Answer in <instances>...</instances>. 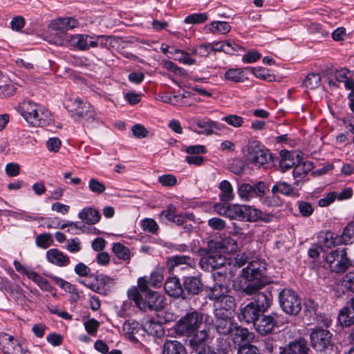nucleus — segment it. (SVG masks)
I'll return each mask as SVG.
<instances>
[{"instance_id": "nucleus-49", "label": "nucleus", "mask_w": 354, "mask_h": 354, "mask_svg": "<svg viewBox=\"0 0 354 354\" xmlns=\"http://www.w3.org/2000/svg\"><path fill=\"white\" fill-rule=\"evenodd\" d=\"M222 120L225 121L227 124L235 128H239L242 127L244 123L243 118L237 115H228L223 118Z\"/></svg>"}, {"instance_id": "nucleus-44", "label": "nucleus", "mask_w": 354, "mask_h": 354, "mask_svg": "<svg viewBox=\"0 0 354 354\" xmlns=\"http://www.w3.org/2000/svg\"><path fill=\"white\" fill-rule=\"evenodd\" d=\"M140 329L139 323L133 320L126 321L122 326L124 333L129 336L138 333Z\"/></svg>"}, {"instance_id": "nucleus-62", "label": "nucleus", "mask_w": 354, "mask_h": 354, "mask_svg": "<svg viewBox=\"0 0 354 354\" xmlns=\"http://www.w3.org/2000/svg\"><path fill=\"white\" fill-rule=\"evenodd\" d=\"M230 169L235 174H240L243 171L244 162L241 160H234L230 165Z\"/></svg>"}, {"instance_id": "nucleus-38", "label": "nucleus", "mask_w": 354, "mask_h": 354, "mask_svg": "<svg viewBox=\"0 0 354 354\" xmlns=\"http://www.w3.org/2000/svg\"><path fill=\"white\" fill-rule=\"evenodd\" d=\"M215 308H223L233 313L236 308L235 299L230 295H227L214 304Z\"/></svg>"}, {"instance_id": "nucleus-46", "label": "nucleus", "mask_w": 354, "mask_h": 354, "mask_svg": "<svg viewBox=\"0 0 354 354\" xmlns=\"http://www.w3.org/2000/svg\"><path fill=\"white\" fill-rule=\"evenodd\" d=\"M225 78L233 82H243V70L241 68L229 69L225 73Z\"/></svg>"}, {"instance_id": "nucleus-50", "label": "nucleus", "mask_w": 354, "mask_h": 354, "mask_svg": "<svg viewBox=\"0 0 354 354\" xmlns=\"http://www.w3.org/2000/svg\"><path fill=\"white\" fill-rule=\"evenodd\" d=\"M292 174L295 180L294 185L299 187L300 185V183L303 182L304 179L306 176L305 171L299 165V162H297L295 166Z\"/></svg>"}, {"instance_id": "nucleus-51", "label": "nucleus", "mask_w": 354, "mask_h": 354, "mask_svg": "<svg viewBox=\"0 0 354 354\" xmlns=\"http://www.w3.org/2000/svg\"><path fill=\"white\" fill-rule=\"evenodd\" d=\"M83 322L86 332L91 335H94L99 328L100 323L93 318L86 319V317L83 318Z\"/></svg>"}, {"instance_id": "nucleus-29", "label": "nucleus", "mask_w": 354, "mask_h": 354, "mask_svg": "<svg viewBox=\"0 0 354 354\" xmlns=\"http://www.w3.org/2000/svg\"><path fill=\"white\" fill-rule=\"evenodd\" d=\"M250 332L245 328H243L235 323L229 336L233 339L234 343L243 342L248 339Z\"/></svg>"}, {"instance_id": "nucleus-23", "label": "nucleus", "mask_w": 354, "mask_h": 354, "mask_svg": "<svg viewBox=\"0 0 354 354\" xmlns=\"http://www.w3.org/2000/svg\"><path fill=\"white\" fill-rule=\"evenodd\" d=\"M252 295H254L253 302H254V305L258 308L261 313H264L270 308L272 304V297L270 294L266 295L259 290L255 293H253Z\"/></svg>"}, {"instance_id": "nucleus-7", "label": "nucleus", "mask_w": 354, "mask_h": 354, "mask_svg": "<svg viewBox=\"0 0 354 354\" xmlns=\"http://www.w3.org/2000/svg\"><path fill=\"white\" fill-rule=\"evenodd\" d=\"M280 306L289 315H296L301 310V302L297 295L291 290L284 289L279 295Z\"/></svg>"}, {"instance_id": "nucleus-58", "label": "nucleus", "mask_w": 354, "mask_h": 354, "mask_svg": "<svg viewBox=\"0 0 354 354\" xmlns=\"http://www.w3.org/2000/svg\"><path fill=\"white\" fill-rule=\"evenodd\" d=\"M208 225L216 230L221 231L225 228V222L219 218H212L209 219Z\"/></svg>"}, {"instance_id": "nucleus-18", "label": "nucleus", "mask_w": 354, "mask_h": 354, "mask_svg": "<svg viewBox=\"0 0 354 354\" xmlns=\"http://www.w3.org/2000/svg\"><path fill=\"white\" fill-rule=\"evenodd\" d=\"M203 289L201 279L196 277H186L183 282V290L186 298L189 296L198 295Z\"/></svg>"}, {"instance_id": "nucleus-4", "label": "nucleus", "mask_w": 354, "mask_h": 354, "mask_svg": "<svg viewBox=\"0 0 354 354\" xmlns=\"http://www.w3.org/2000/svg\"><path fill=\"white\" fill-rule=\"evenodd\" d=\"M324 260L329 269L336 273L344 272L351 266V261L347 257L346 248L330 251L325 255Z\"/></svg>"}, {"instance_id": "nucleus-9", "label": "nucleus", "mask_w": 354, "mask_h": 354, "mask_svg": "<svg viewBox=\"0 0 354 354\" xmlns=\"http://www.w3.org/2000/svg\"><path fill=\"white\" fill-rule=\"evenodd\" d=\"M267 188V185L262 181L257 182L254 185L243 183L238 187V194L242 200L249 201L254 197L262 198L265 195Z\"/></svg>"}, {"instance_id": "nucleus-55", "label": "nucleus", "mask_w": 354, "mask_h": 354, "mask_svg": "<svg viewBox=\"0 0 354 354\" xmlns=\"http://www.w3.org/2000/svg\"><path fill=\"white\" fill-rule=\"evenodd\" d=\"M223 48V52L229 55H234L238 49H243L241 46L229 40L224 41Z\"/></svg>"}, {"instance_id": "nucleus-56", "label": "nucleus", "mask_w": 354, "mask_h": 354, "mask_svg": "<svg viewBox=\"0 0 354 354\" xmlns=\"http://www.w3.org/2000/svg\"><path fill=\"white\" fill-rule=\"evenodd\" d=\"M133 135L138 138H146L148 135L147 129L142 124H137L132 127Z\"/></svg>"}, {"instance_id": "nucleus-19", "label": "nucleus", "mask_w": 354, "mask_h": 354, "mask_svg": "<svg viewBox=\"0 0 354 354\" xmlns=\"http://www.w3.org/2000/svg\"><path fill=\"white\" fill-rule=\"evenodd\" d=\"M261 311L254 305V302H250L243 308H241L239 319L247 323L254 324L261 315Z\"/></svg>"}, {"instance_id": "nucleus-39", "label": "nucleus", "mask_w": 354, "mask_h": 354, "mask_svg": "<svg viewBox=\"0 0 354 354\" xmlns=\"http://www.w3.org/2000/svg\"><path fill=\"white\" fill-rule=\"evenodd\" d=\"M219 188L221 191L220 194L221 201L229 202L234 198L233 189L231 184L227 180H223L220 183Z\"/></svg>"}, {"instance_id": "nucleus-26", "label": "nucleus", "mask_w": 354, "mask_h": 354, "mask_svg": "<svg viewBox=\"0 0 354 354\" xmlns=\"http://www.w3.org/2000/svg\"><path fill=\"white\" fill-rule=\"evenodd\" d=\"M184 345L176 340H167L165 342L162 354H186Z\"/></svg>"}, {"instance_id": "nucleus-64", "label": "nucleus", "mask_w": 354, "mask_h": 354, "mask_svg": "<svg viewBox=\"0 0 354 354\" xmlns=\"http://www.w3.org/2000/svg\"><path fill=\"white\" fill-rule=\"evenodd\" d=\"M343 286L346 290L354 292V275H346L343 281Z\"/></svg>"}, {"instance_id": "nucleus-24", "label": "nucleus", "mask_w": 354, "mask_h": 354, "mask_svg": "<svg viewBox=\"0 0 354 354\" xmlns=\"http://www.w3.org/2000/svg\"><path fill=\"white\" fill-rule=\"evenodd\" d=\"M47 259L53 264L66 266L70 263L69 258L57 249H50L47 252Z\"/></svg>"}, {"instance_id": "nucleus-28", "label": "nucleus", "mask_w": 354, "mask_h": 354, "mask_svg": "<svg viewBox=\"0 0 354 354\" xmlns=\"http://www.w3.org/2000/svg\"><path fill=\"white\" fill-rule=\"evenodd\" d=\"M193 263V260L188 256H174L167 259V266L171 272L179 266L186 265L191 267Z\"/></svg>"}, {"instance_id": "nucleus-32", "label": "nucleus", "mask_w": 354, "mask_h": 354, "mask_svg": "<svg viewBox=\"0 0 354 354\" xmlns=\"http://www.w3.org/2000/svg\"><path fill=\"white\" fill-rule=\"evenodd\" d=\"M235 323L233 319H216L214 326L216 332L220 335H229Z\"/></svg>"}, {"instance_id": "nucleus-15", "label": "nucleus", "mask_w": 354, "mask_h": 354, "mask_svg": "<svg viewBox=\"0 0 354 354\" xmlns=\"http://www.w3.org/2000/svg\"><path fill=\"white\" fill-rule=\"evenodd\" d=\"M74 115L79 118H84L87 121H93L95 120V111L91 108L89 103L84 102L80 99H76L73 102Z\"/></svg>"}, {"instance_id": "nucleus-17", "label": "nucleus", "mask_w": 354, "mask_h": 354, "mask_svg": "<svg viewBox=\"0 0 354 354\" xmlns=\"http://www.w3.org/2000/svg\"><path fill=\"white\" fill-rule=\"evenodd\" d=\"M280 155L281 160L279 165L283 172L292 167H295L297 162L301 161L302 158L300 153L290 152L287 150H281Z\"/></svg>"}, {"instance_id": "nucleus-63", "label": "nucleus", "mask_w": 354, "mask_h": 354, "mask_svg": "<svg viewBox=\"0 0 354 354\" xmlns=\"http://www.w3.org/2000/svg\"><path fill=\"white\" fill-rule=\"evenodd\" d=\"M158 181L164 186H172L176 183L177 180L175 176L168 174L160 176Z\"/></svg>"}, {"instance_id": "nucleus-57", "label": "nucleus", "mask_w": 354, "mask_h": 354, "mask_svg": "<svg viewBox=\"0 0 354 354\" xmlns=\"http://www.w3.org/2000/svg\"><path fill=\"white\" fill-rule=\"evenodd\" d=\"M142 227L144 230H147L151 233H155L158 226L156 221L151 218H145L142 221Z\"/></svg>"}, {"instance_id": "nucleus-21", "label": "nucleus", "mask_w": 354, "mask_h": 354, "mask_svg": "<svg viewBox=\"0 0 354 354\" xmlns=\"http://www.w3.org/2000/svg\"><path fill=\"white\" fill-rule=\"evenodd\" d=\"M208 248L210 250L214 249L218 252H228L234 250L236 248V245L234 239L227 237L219 241H209Z\"/></svg>"}, {"instance_id": "nucleus-61", "label": "nucleus", "mask_w": 354, "mask_h": 354, "mask_svg": "<svg viewBox=\"0 0 354 354\" xmlns=\"http://www.w3.org/2000/svg\"><path fill=\"white\" fill-rule=\"evenodd\" d=\"M50 239L51 235L50 234H41L37 236L36 239V243L38 246L43 248H46L50 245Z\"/></svg>"}, {"instance_id": "nucleus-12", "label": "nucleus", "mask_w": 354, "mask_h": 354, "mask_svg": "<svg viewBox=\"0 0 354 354\" xmlns=\"http://www.w3.org/2000/svg\"><path fill=\"white\" fill-rule=\"evenodd\" d=\"M0 350L3 354H30L18 339L7 333H0Z\"/></svg>"}, {"instance_id": "nucleus-53", "label": "nucleus", "mask_w": 354, "mask_h": 354, "mask_svg": "<svg viewBox=\"0 0 354 354\" xmlns=\"http://www.w3.org/2000/svg\"><path fill=\"white\" fill-rule=\"evenodd\" d=\"M207 19V15L205 13H196L190 15L185 19L186 24H201Z\"/></svg>"}, {"instance_id": "nucleus-52", "label": "nucleus", "mask_w": 354, "mask_h": 354, "mask_svg": "<svg viewBox=\"0 0 354 354\" xmlns=\"http://www.w3.org/2000/svg\"><path fill=\"white\" fill-rule=\"evenodd\" d=\"M89 189L97 194H102L105 189L106 186L95 178H91L88 182Z\"/></svg>"}, {"instance_id": "nucleus-36", "label": "nucleus", "mask_w": 354, "mask_h": 354, "mask_svg": "<svg viewBox=\"0 0 354 354\" xmlns=\"http://www.w3.org/2000/svg\"><path fill=\"white\" fill-rule=\"evenodd\" d=\"M297 186L294 185L292 187L290 185L285 182H278L272 187V192L273 194L280 192L284 195H297L295 190H297Z\"/></svg>"}, {"instance_id": "nucleus-25", "label": "nucleus", "mask_w": 354, "mask_h": 354, "mask_svg": "<svg viewBox=\"0 0 354 354\" xmlns=\"http://www.w3.org/2000/svg\"><path fill=\"white\" fill-rule=\"evenodd\" d=\"M80 219L86 223L93 225L97 223L100 219V214L97 210L92 207H85L78 214Z\"/></svg>"}, {"instance_id": "nucleus-1", "label": "nucleus", "mask_w": 354, "mask_h": 354, "mask_svg": "<svg viewBox=\"0 0 354 354\" xmlns=\"http://www.w3.org/2000/svg\"><path fill=\"white\" fill-rule=\"evenodd\" d=\"M266 263L260 260L251 261L243 268L241 276L245 281L239 286V290L247 295H252L262 289L267 283Z\"/></svg>"}, {"instance_id": "nucleus-34", "label": "nucleus", "mask_w": 354, "mask_h": 354, "mask_svg": "<svg viewBox=\"0 0 354 354\" xmlns=\"http://www.w3.org/2000/svg\"><path fill=\"white\" fill-rule=\"evenodd\" d=\"M112 252L120 259L129 262L131 254L130 250L120 243H113Z\"/></svg>"}, {"instance_id": "nucleus-3", "label": "nucleus", "mask_w": 354, "mask_h": 354, "mask_svg": "<svg viewBox=\"0 0 354 354\" xmlns=\"http://www.w3.org/2000/svg\"><path fill=\"white\" fill-rule=\"evenodd\" d=\"M203 315L196 311L187 313L175 324V331L180 336L190 337L189 344L191 346V341L201 330L198 329L203 323Z\"/></svg>"}, {"instance_id": "nucleus-40", "label": "nucleus", "mask_w": 354, "mask_h": 354, "mask_svg": "<svg viewBox=\"0 0 354 354\" xmlns=\"http://www.w3.org/2000/svg\"><path fill=\"white\" fill-rule=\"evenodd\" d=\"M142 329L151 335H159L162 331V326L151 319L144 322Z\"/></svg>"}, {"instance_id": "nucleus-37", "label": "nucleus", "mask_w": 354, "mask_h": 354, "mask_svg": "<svg viewBox=\"0 0 354 354\" xmlns=\"http://www.w3.org/2000/svg\"><path fill=\"white\" fill-rule=\"evenodd\" d=\"M227 288L221 284H215L213 287L209 288V292L208 297L211 300H215L217 302L218 300L221 299L223 297L227 295Z\"/></svg>"}, {"instance_id": "nucleus-5", "label": "nucleus", "mask_w": 354, "mask_h": 354, "mask_svg": "<svg viewBox=\"0 0 354 354\" xmlns=\"http://www.w3.org/2000/svg\"><path fill=\"white\" fill-rule=\"evenodd\" d=\"M248 160L257 167H263L272 160V156L267 149H263L259 142L254 140L249 142L246 147Z\"/></svg>"}, {"instance_id": "nucleus-16", "label": "nucleus", "mask_w": 354, "mask_h": 354, "mask_svg": "<svg viewBox=\"0 0 354 354\" xmlns=\"http://www.w3.org/2000/svg\"><path fill=\"white\" fill-rule=\"evenodd\" d=\"M254 328L261 335L271 333L277 325L274 317L272 315H261L253 324Z\"/></svg>"}, {"instance_id": "nucleus-42", "label": "nucleus", "mask_w": 354, "mask_h": 354, "mask_svg": "<svg viewBox=\"0 0 354 354\" xmlns=\"http://www.w3.org/2000/svg\"><path fill=\"white\" fill-rule=\"evenodd\" d=\"M247 69L257 78L261 80H267L268 82H272L274 80V75L270 74L268 71L264 68L259 67H249Z\"/></svg>"}, {"instance_id": "nucleus-8", "label": "nucleus", "mask_w": 354, "mask_h": 354, "mask_svg": "<svg viewBox=\"0 0 354 354\" xmlns=\"http://www.w3.org/2000/svg\"><path fill=\"white\" fill-rule=\"evenodd\" d=\"M104 39L107 41L108 38H104L103 36H98L97 40H95L91 36L88 35L66 36V40L69 42L71 46L81 50H87L89 47H95L97 46L99 41H100V45H106V44L104 43Z\"/></svg>"}, {"instance_id": "nucleus-31", "label": "nucleus", "mask_w": 354, "mask_h": 354, "mask_svg": "<svg viewBox=\"0 0 354 354\" xmlns=\"http://www.w3.org/2000/svg\"><path fill=\"white\" fill-rule=\"evenodd\" d=\"M334 75L337 82L343 83L344 86L348 88H353V82L351 80L352 77L351 73L345 68L335 70Z\"/></svg>"}, {"instance_id": "nucleus-45", "label": "nucleus", "mask_w": 354, "mask_h": 354, "mask_svg": "<svg viewBox=\"0 0 354 354\" xmlns=\"http://www.w3.org/2000/svg\"><path fill=\"white\" fill-rule=\"evenodd\" d=\"M231 30V26L225 21H214L210 24V30L212 32L226 34Z\"/></svg>"}, {"instance_id": "nucleus-6", "label": "nucleus", "mask_w": 354, "mask_h": 354, "mask_svg": "<svg viewBox=\"0 0 354 354\" xmlns=\"http://www.w3.org/2000/svg\"><path fill=\"white\" fill-rule=\"evenodd\" d=\"M200 255L203 256L200 261L201 268L205 270H213L221 268L226 263L225 257L214 249H200Z\"/></svg>"}, {"instance_id": "nucleus-2", "label": "nucleus", "mask_w": 354, "mask_h": 354, "mask_svg": "<svg viewBox=\"0 0 354 354\" xmlns=\"http://www.w3.org/2000/svg\"><path fill=\"white\" fill-rule=\"evenodd\" d=\"M208 333L205 330H201L195 338L191 341L192 353L195 354H225L227 350L225 339L221 337H212L209 344L206 346L205 341Z\"/></svg>"}, {"instance_id": "nucleus-13", "label": "nucleus", "mask_w": 354, "mask_h": 354, "mask_svg": "<svg viewBox=\"0 0 354 354\" xmlns=\"http://www.w3.org/2000/svg\"><path fill=\"white\" fill-rule=\"evenodd\" d=\"M21 115L30 124L35 127H39L41 123H44L38 119V115L41 111V107L32 101H24L19 105Z\"/></svg>"}, {"instance_id": "nucleus-11", "label": "nucleus", "mask_w": 354, "mask_h": 354, "mask_svg": "<svg viewBox=\"0 0 354 354\" xmlns=\"http://www.w3.org/2000/svg\"><path fill=\"white\" fill-rule=\"evenodd\" d=\"M144 297H139L134 300L137 306L142 310H159L163 308V299L157 292H143Z\"/></svg>"}, {"instance_id": "nucleus-54", "label": "nucleus", "mask_w": 354, "mask_h": 354, "mask_svg": "<svg viewBox=\"0 0 354 354\" xmlns=\"http://www.w3.org/2000/svg\"><path fill=\"white\" fill-rule=\"evenodd\" d=\"M66 243V249L72 253L78 252L82 248L80 241L77 238L68 239Z\"/></svg>"}, {"instance_id": "nucleus-35", "label": "nucleus", "mask_w": 354, "mask_h": 354, "mask_svg": "<svg viewBox=\"0 0 354 354\" xmlns=\"http://www.w3.org/2000/svg\"><path fill=\"white\" fill-rule=\"evenodd\" d=\"M246 210L244 211V220L250 222H255L258 220H263L268 221L263 216V214L258 209L254 208L252 206L245 205Z\"/></svg>"}, {"instance_id": "nucleus-59", "label": "nucleus", "mask_w": 354, "mask_h": 354, "mask_svg": "<svg viewBox=\"0 0 354 354\" xmlns=\"http://www.w3.org/2000/svg\"><path fill=\"white\" fill-rule=\"evenodd\" d=\"M38 119L44 122V123H41L39 127L48 125L53 121L50 113L48 110H44L41 108L38 115Z\"/></svg>"}, {"instance_id": "nucleus-30", "label": "nucleus", "mask_w": 354, "mask_h": 354, "mask_svg": "<svg viewBox=\"0 0 354 354\" xmlns=\"http://www.w3.org/2000/svg\"><path fill=\"white\" fill-rule=\"evenodd\" d=\"M217 123L212 120L204 121H198L196 126L199 129L194 128L193 131L198 134L206 136L212 135L214 133L213 129L217 128Z\"/></svg>"}, {"instance_id": "nucleus-22", "label": "nucleus", "mask_w": 354, "mask_h": 354, "mask_svg": "<svg viewBox=\"0 0 354 354\" xmlns=\"http://www.w3.org/2000/svg\"><path fill=\"white\" fill-rule=\"evenodd\" d=\"M77 25V21L73 17L57 19L50 24V28L55 31L64 33Z\"/></svg>"}, {"instance_id": "nucleus-10", "label": "nucleus", "mask_w": 354, "mask_h": 354, "mask_svg": "<svg viewBox=\"0 0 354 354\" xmlns=\"http://www.w3.org/2000/svg\"><path fill=\"white\" fill-rule=\"evenodd\" d=\"M332 336L329 330L317 328L310 335L312 345L319 351L333 349Z\"/></svg>"}, {"instance_id": "nucleus-33", "label": "nucleus", "mask_w": 354, "mask_h": 354, "mask_svg": "<svg viewBox=\"0 0 354 354\" xmlns=\"http://www.w3.org/2000/svg\"><path fill=\"white\" fill-rule=\"evenodd\" d=\"M338 320L342 326L348 327L354 324V313L350 308L344 306L338 315Z\"/></svg>"}, {"instance_id": "nucleus-60", "label": "nucleus", "mask_w": 354, "mask_h": 354, "mask_svg": "<svg viewBox=\"0 0 354 354\" xmlns=\"http://www.w3.org/2000/svg\"><path fill=\"white\" fill-rule=\"evenodd\" d=\"M233 313L224 310L223 308H215L214 315L216 319L227 320L232 319Z\"/></svg>"}, {"instance_id": "nucleus-41", "label": "nucleus", "mask_w": 354, "mask_h": 354, "mask_svg": "<svg viewBox=\"0 0 354 354\" xmlns=\"http://www.w3.org/2000/svg\"><path fill=\"white\" fill-rule=\"evenodd\" d=\"M246 210L245 205L238 204L229 205L227 218L230 219L244 220V211Z\"/></svg>"}, {"instance_id": "nucleus-14", "label": "nucleus", "mask_w": 354, "mask_h": 354, "mask_svg": "<svg viewBox=\"0 0 354 354\" xmlns=\"http://www.w3.org/2000/svg\"><path fill=\"white\" fill-rule=\"evenodd\" d=\"M280 350L279 354H308L309 347L306 339L299 338L281 347Z\"/></svg>"}, {"instance_id": "nucleus-20", "label": "nucleus", "mask_w": 354, "mask_h": 354, "mask_svg": "<svg viewBox=\"0 0 354 354\" xmlns=\"http://www.w3.org/2000/svg\"><path fill=\"white\" fill-rule=\"evenodd\" d=\"M165 290L166 292L171 297L186 298L183 288L176 277L169 278L165 283Z\"/></svg>"}, {"instance_id": "nucleus-27", "label": "nucleus", "mask_w": 354, "mask_h": 354, "mask_svg": "<svg viewBox=\"0 0 354 354\" xmlns=\"http://www.w3.org/2000/svg\"><path fill=\"white\" fill-rule=\"evenodd\" d=\"M149 284V281L146 280L145 278H140L138 279V288H133L129 290L128 292L129 297L133 301L138 299L139 297H144V295H142L144 292H151L148 288Z\"/></svg>"}, {"instance_id": "nucleus-47", "label": "nucleus", "mask_w": 354, "mask_h": 354, "mask_svg": "<svg viewBox=\"0 0 354 354\" xmlns=\"http://www.w3.org/2000/svg\"><path fill=\"white\" fill-rule=\"evenodd\" d=\"M236 354H261L258 348L250 343L239 344Z\"/></svg>"}, {"instance_id": "nucleus-43", "label": "nucleus", "mask_w": 354, "mask_h": 354, "mask_svg": "<svg viewBox=\"0 0 354 354\" xmlns=\"http://www.w3.org/2000/svg\"><path fill=\"white\" fill-rule=\"evenodd\" d=\"M321 81L322 80L320 75L318 73H313L308 74L306 77L303 82V85L306 88L312 90L319 87L321 84Z\"/></svg>"}, {"instance_id": "nucleus-48", "label": "nucleus", "mask_w": 354, "mask_h": 354, "mask_svg": "<svg viewBox=\"0 0 354 354\" xmlns=\"http://www.w3.org/2000/svg\"><path fill=\"white\" fill-rule=\"evenodd\" d=\"M354 238V221L350 222L344 229L342 239L345 244L352 243Z\"/></svg>"}]
</instances>
